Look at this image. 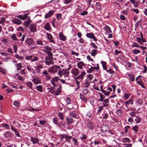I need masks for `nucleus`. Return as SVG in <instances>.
Masks as SVG:
<instances>
[{
  "instance_id": "dca6fc26",
  "label": "nucleus",
  "mask_w": 147,
  "mask_h": 147,
  "mask_svg": "<svg viewBox=\"0 0 147 147\" xmlns=\"http://www.w3.org/2000/svg\"><path fill=\"white\" fill-rule=\"evenodd\" d=\"M66 120L67 123L69 124H71L74 122L73 119L71 117H67Z\"/></svg>"
},
{
  "instance_id": "680f3d73",
  "label": "nucleus",
  "mask_w": 147,
  "mask_h": 147,
  "mask_svg": "<svg viewBox=\"0 0 147 147\" xmlns=\"http://www.w3.org/2000/svg\"><path fill=\"white\" fill-rule=\"evenodd\" d=\"M37 44L39 45H43V42L40 40H38L36 41Z\"/></svg>"
},
{
  "instance_id": "f8f14e48",
  "label": "nucleus",
  "mask_w": 147,
  "mask_h": 147,
  "mask_svg": "<svg viewBox=\"0 0 147 147\" xmlns=\"http://www.w3.org/2000/svg\"><path fill=\"white\" fill-rule=\"evenodd\" d=\"M30 140L34 144L37 143L39 141L38 138L34 137H32Z\"/></svg>"
},
{
  "instance_id": "a18cd8bd",
  "label": "nucleus",
  "mask_w": 147,
  "mask_h": 147,
  "mask_svg": "<svg viewBox=\"0 0 147 147\" xmlns=\"http://www.w3.org/2000/svg\"><path fill=\"white\" fill-rule=\"evenodd\" d=\"M2 41L4 44H5L8 43V40L6 39L3 38L2 40Z\"/></svg>"
},
{
  "instance_id": "423d86ee",
  "label": "nucleus",
  "mask_w": 147,
  "mask_h": 147,
  "mask_svg": "<svg viewBox=\"0 0 147 147\" xmlns=\"http://www.w3.org/2000/svg\"><path fill=\"white\" fill-rule=\"evenodd\" d=\"M87 126L88 129H93L94 127V124L91 122L88 123H87Z\"/></svg>"
},
{
  "instance_id": "bf43d9fd",
  "label": "nucleus",
  "mask_w": 147,
  "mask_h": 147,
  "mask_svg": "<svg viewBox=\"0 0 147 147\" xmlns=\"http://www.w3.org/2000/svg\"><path fill=\"white\" fill-rule=\"evenodd\" d=\"M134 44H132L131 45V47H139V46L135 42H133Z\"/></svg>"
},
{
  "instance_id": "c85d7f7f",
  "label": "nucleus",
  "mask_w": 147,
  "mask_h": 147,
  "mask_svg": "<svg viewBox=\"0 0 147 147\" xmlns=\"http://www.w3.org/2000/svg\"><path fill=\"white\" fill-rule=\"evenodd\" d=\"M131 141L130 139L128 138H123V142L124 143L127 142H130Z\"/></svg>"
},
{
  "instance_id": "c03bdc74",
  "label": "nucleus",
  "mask_w": 147,
  "mask_h": 147,
  "mask_svg": "<svg viewBox=\"0 0 147 147\" xmlns=\"http://www.w3.org/2000/svg\"><path fill=\"white\" fill-rule=\"evenodd\" d=\"M87 37H95V36L92 33H87L86 34Z\"/></svg>"
},
{
  "instance_id": "bb28decb",
  "label": "nucleus",
  "mask_w": 147,
  "mask_h": 147,
  "mask_svg": "<svg viewBox=\"0 0 147 147\" xmlns=\"http://www.w3.org/2000/svg\"><path fill=\"white\" fill-rule=\"evenodd\" d=\"M17 67V70L19 71L20 70L21 68L23 67V66L22 65V63H19L18 64H17L16 65Z\"/></svg>"
},
{
  "instance_id": "6e6d98bb",
  "label": "nucleus",
  "mask_w": 147,
  "mask_h": 147,
  "mask_svg": "<svg viewBox=\"0 0 147 147\" xmlns=\"http://www.w3.org/2000/svg\"><path fill=\"white\" fill-rule=\"evenodd\" d=\"M63 72L62 71L59 70L58 71V74L60 77H61L62 75L63 74Z\"/></svg>"
},
{
  "instance_id": "393cba45",
  "label": "nucleus",
  "mask_w": 147,
  "mask_h": 147,
  "mask_svg": "<svg viewBox=\"0 0 147 147\" xmlns=\"http://www.w3.org/2000/svg\"><path fill=\"white\" fill-rule=\"evenodd\" d=\"M80 99L84 101L85 102H87V99L83 95H82L81 94H80Z\"/></svg>"
},
{
  "instance_id": "864d4df0",
  "label": "nucleus",
  "mask_w": 147,
  "mask_h": 147,
  "mask_svg": "<svg viewBox=\"0 0 147 147\" xmlns=\"http://www.w3.org/2000/svg\"><path fill=\"white\" fill-rule=\"evenodd\" d=\"M13 104L15 106L18 107L20 105V102H19L15 101L13 102Z\"/></svg>"
},
{
  "instance_id": "69168bd1",
  "label": "nucleus",
  "mask_w": 147,
  "mask_h": 147,
  "mask_svg": "<svg viewBox=\"0 0 147 147\" xmlns=\"http://www.w3.org/2000/svg\"><path fill=\"white\" fill-rule=\"evenodd\" d=\"M50 41L53 42V44L55 43V41L53 39V37H47Z\"/></svg>"
},
{
  "instance_id": "7ed1b4c3",
  "label": "nucleus",
  "mask_w": 147,
  "mask_h": 147,
  "mask_svg": "<svg viewBox=\"0 0 147 147\" xmlns=\"http://www.w3.org/2000/svg\"><path fill=\"white\" fill-rule=\"evenodd\" d=\"M137 39L138 42L142 45V43L146 42V40L144 37H137Z\"/></svg>"
},
{
  "instance_id": "9b49d317",
  "label": "nucleus",
  "mask_w": 147,
  "mask_h": 147,
  "mask_svg": "<svg viewBox=\"0 0 147 147\" xmlns=\"http://www.w3.org/2000/svg\"><path fill=\"white\" fill-rule=\"evenodd\" d=\"M44 29L46 30L49 31L51 30L50 24L49 23L45 24L44 26Z\"/></svg>"
},
{
  "instance_id": "ddd939ff",
  "label": "nucleus",
  "mask_w": 147,
  "mask_h": 147,
  "mask_svg": "<svg viewBox=\"0 0 147 147\" xmlns=\"http://www.w3.org/2000/svg\"><path fill=\"white\" fill-rule=\"evenodd\" d=\"M59 119L57 117H55L53 119V121L54 123L56 125H57L60 127H61V126L60 123H59Z\"/></svg>"
},
{
  "instance_id": "412c9836",
  "label": "nucleus",
  "mask_w": 147,
  "mask_h": 147,
  "mask_svg": "<svg viewBox=\"0 0 147 147\" xmlns=\"http://www.w3.org/2000/svg\"><path fill=\"white\" fill-rule=\"evenodd\" d=\"M101 63L102 65V67L103 69L104 70H107V67L106 65L107 63L106 62L102 61L101 62Z\"/></svg>"
},
{
  "instance_id": "4d7b16f0",
  "label": "nucleus",
  "mask_w": 147,
  "mask_h": 147,
  "mask_svg": "<svg viewBox=\"0 0 147 147\" xmlns=\"http://www.w3.org/2000/svg\"><path fill=\"white\" fill-rule=\"evenodd\" d=\"M66 101L67 102L66 103L67 105H68L70 103V99L69 97H67L66 98Z\"/></svg>"
},
{
  "instance_id": "a211bd4d",
  "label": "nucleus",
  "mask_w": 147,
  "mask_h": 147,
  "mask_svg": "<svg viewBox=\"0 0 147 147\" xmlns=\"http://www.w3.org/2000/svg\"><path fill=\"white\" fill-rule=\"evenodd\" d=\"M32 81L35 84H37L41 83L40 80L38 79H34L32 80Z\"/></svg>"
},
{
  "instance_id": "b1692460",
  "label": "nucleus",
  "mask_w": 147,
  "mask_h": 147,
  "mask_svg": "<svg viewBox=\"0 0 147 147\" xmlns=\"http://www.w3.org/2000/svg\"><path fill=\"white\" fill-rule=\"evenodd\" d=\"M98 50L96 49H94L92 50L91 52V55L94 57H95L96 54Z\"/></svg>"
},
{
  "instance_id": "0e129e2a",
  "label": "nucleus",
  "mask_w": 147,
  "mask_h": 147,
  "mask_svg": "<svg viewBox=\"0 0 147 147\" xmlns=\"http://www.w3.org/2000/svg\"><path fill=\"white\" fill-rule=\"evenodd\" d=\"M47 54L49 56L51 57H52L53 56V54L51 52L49 51H47Z\"/></svg>"
},
{
  "instance_id": "13d9d810",
  "label": "nucleus",
  "mask_w": 147,
  "mask_h": 147,
  "mask_svg": "<svg viewBox=\"0 0 147 147\" xmlns=\"http://www.w3.org/2000/svg\"><path fill=\"white\" fill-rule=\"evenodd\" d=\"M59 80H60L59 77L58 76H55V77L53 78L51 80H53V81H57Z\"/></svg>"
},
{
  "instance_id": "2eb2a0df",
  "label": "nucleus",
  "mask_w": 147,
  "mask_h": 147,
  "mask_svg": "<svg viewBox=\"0 0 147 147\" xmlns=\"http://www.w3.org/2000/svg\"><path fill=\"white\" fill-rule=\"evenodd\" d=\"M13 22L15 24L18 25L21 24L22 22L21 20L16 18L13 20Z\"/></svg>"
},
{
  "instance_id": "2f4dec72",
  "label": "nucleus",
  "mask_w": 147,
  "mask_h": 147,
  "mask_svg": "<svg viewBox=\"0 0 147 147\" xmlns=\"http://www.w3.org/2000/svg\"><path fill=\"white\" fill-rule=\"evenodd\" d=\"M90 91L87 88H85L84 89L83 91V92L84 94L85 95H86Z\"/></svg>"
},
{
  "instance_id": "a19ab883",
  "label": "nucleus",
  "mask_w": 147,
  "mask_h": 147,
  "mask_svg": "<svg viewBox=\"0 0 147 147\" xmlns=\"http://www.w3.org/2000/svg\"><path fill=\"white\" fill-rule=\"evenodd\" d=\"M26 84L27 86L30 88H32V84L31 82H27L26 83Z\"/></svg>"
},
{
  "instance_id": "37998d69",
  "label": "nucleus",
  "mask_w": 147,
  "mask_h": 147,
  "mask_svg": "<svg viewBox=\"0 0 147 147\" xmlns=\"http://www.w3.org/2000/svg\"><path fill=\"white\" fill-rule=\"evenodd\" d=\"M107 133H109L111 135H114L115 134V133L113 131L110 129L108 130Z\"/></svg>"
},
{
  "instance_id": "7c9ffc66",
  "label": "nucleus",
  "mask_w": 147,
  "mask_h": 147,
  "mask_svg": "<svg viewBox=\"0 0 147 147\" xmlns=\"http://www.w3.org/2000/svg\"><path fill=\"white\" fill-rule=\"evenodd\" d=\"M130 129H131V128L129 125H127L125 127V132L126 134H127L128 131V130Z\"/></svg>"
},
{
  "instance_id": "5fc2aeb1",
  "label": "nucleus",
  "mask_w": 147,
  "mask_h": 147,
  "mask_svg": "<svg viewBox=\"0 0 147 147\" xmlns=\"http://www.w3.org/2000/svg\"><path fill=\"white\" fill-rule=\"evenodd\" d=\"M103 109V106H100L99 107V108L97 110V113H100L101 111Z\"/></svg>"
},
{
  "instance_id": "e433bc0d",
  "label": "nucleus",
  "mask_w": 147,
  "mask_h": 147,
  "mask_svg": "<svg viewBox=\"0 0 147 147\" xmlns=\"http://www.w3.org/2000/svg\"><path fill=\"white\" fill-rule=\"evenodd\" d=\"M94 68V67H91L90 69L87 70V72L88 73H91L92 71L95 69Z\"/></svg>"
},
{
  "instance_id": "8fccbe9b",
  "label": "nucleus",
  "mask_w": 147,
  "mask_h": 147,
  "mask_svg": "<svg viewBox=\"0 0 147 147\" xmlns=\"http://www.w3.org/2000/svg\"><path fill=\"white\" fill-rule=\"evenodd\" d=\"M141 120V119L140 118H138L137 117H136V118L135 119V121L136 123H138L140 122Z\"/></svg>"
},
{
  "instance_id": "3c124183",
  "label": "nucleus",
  "mask_w": 147,
  "mask_h": 147,
  "mask_svg": "<svg viewBox=\"0 0 147 147\" xmlns=\"http://www.w3.org/2000/svg\"><path fill=\"white\" fill-rule=\"evenodd\" d=\"M130 96V94H129L125 93L124 95V97L127 100L128 98Z\"/></svg>"
},
{
  "instance_id": "79ce46f5",
  "label": "nucleus",
  "mask_w": 147,
  "mask_h": 147,
  "mask_svg": "<svg viewBox=\"0 0 147 147\" xmlns=\"http://www.w3.org/2000/svg\"><path fill=\"white\" fill-rule=\"evenodd\" d=\"M61 16L62 15L60 13L57 14L56 16L57 19L58 21L60 20L61 19Z\"/></svg>"
},
{
  "instance_id": "49530a36",
  "label": "nucleus",
  "mask_w": 147,
  "mask_h": 147,
  "mask_svg": "<svg viewBox=\"0 0 147 147\" xmlns=\"http://www.w3.org/2000/svg\"><path fill=\"white\" fill-rule=\"evenodd\" d=\"M73 140V142L74 144L76 145H78V142H77V139H76L75 138H72Z\"/></svg>"
},
{
  "instance_id": "e2e57ef3",
  "label": "nucleus",
  "mask_w": 147,
  "mask_h": 147,
  "mask_svg": "<svg viewBox=\"0 0 147 147\" xmlns=\"http://www.w3.org/2000/svg\"><path fill=\"white\" fill-rule=\"evenodd\" d=\"M106 71L107 72H109L110 74H113V75H114V71L111 70V69H110L109 70H106Z\"/></svg>"
},
{
  "instance_id": "58836bf2",
  "label": "nucleus",
  "mask_w": 147,
  "mask_h": 147,
  "mask_svg": "<svg viewBox=\"0 0 147 147\" xmlns=\"http://www.w3.org/2000/svg\"><path fill=\"white\" fill-rule=\"evenodd\" d=\"M138 127L137 125L134 126L133 128V130L136 133L138 131Z\"/></svg>"
},
{
  "instance_id": "ea45409f",
  "label": "nucleus",
  "mask_w": 147,
  "mask_h": 147,
  "mask_svg": "<svg viewBox=\"0 0 147 147\" xmlns=\"http://www.w3.org/2000/svg\"><path fill=\"white\" fill-rule=\"evenodd\" d=\"M100 3L99 2H97L96 4V7L98 9H101V7L100 6Z\"/></svg>"
},
{
  "instance_id": "6ab92c4d",
  "label": "nucleus",
  "mask_w": 147,
  "mask_h": 147,
  "mask_svg": "<svg viewBox=\"0 0 147 147\" xmlns=\"http://www.w3.org/2000/svg\"><path fill=\"white\" fill-rule=\"evenodd\" d=\"M26 42L28 45L32 44L34 42L33 40L31 38H28L26 40Z\"/></svg>"
},
{
  "instance_id": "4468645a",
  "label": "nucleus",
  "mask_w": 147,
  "mask_h": 147,
  "mask_svg": "<svg viewBox=\"0 0 147 147\" xmlns=\"http://www.w3.org/2000/svg\"><path fill=\"white\" fill-rule=\"evenodd\" d=\"M85 65L84 64L83 61H81L77 63V65L78 68L80 69H82L83 68L82 66Z\"/></svg>"
},
{
  "instance_id": "6e6552de",
  "label": "nucleus",
  "mask_w": 147,
  "mask_h": 147,
  "mask_svg": "<svg viewBox=\"0 0 147 147\" xmlns=\"http://www.w3.org/2000/svg\"><path fill=\"white\" fill-rule=\"evenodd\" d=\"M79 72V70L77 68H74L72 70V73L75 76H77Z\"/></svg>"
},
{
  "instance_id": "f257e3e1",
  "label": "nucleus",
  "mask_w": 147,
  "mask_h": 147,
  "mask_svg": "<svg viewBox=\"0 0 147 147\" xmlns=\"http://www.w3.org/2000/svg\"><path fill=\"white\" fill-rule=\"evenodd\" d=\"M61 138L63 139V141H66L70 142V140L72 138V136H67L66 135H60Z\"/></svg>"
},
{
  "instance_id": "5701e85b",
  "label": "nucleus",
  "mask_w": 147,
  "mask_h": 147,
  "mask_svg": "<svg viewBox=\"0 0 147 147\" xmlns=\"http://www.w3.org/2000/svg\"><path fill=\"white\" fill-rule=\"evenodd\" d=\"M55 88L54 87H51L50 88H48V89L49 90V93H51L52 94H53V93L54 92Z\"/></svg>"
},
{
  "instance_id": "aec40b11",
  "label": "nucleus",
  "mask_w": 147,
  "mask_h": 147,
  "mask_svg": "<svg viewBox=\"0 0 147 147\" xmlns=\"http://www.w3.org/2000/svg\"><path fill=\"white\" fill-rule=\"evenodd\" d=\"M133 101L131 99L130 100H129L127 101H126L125 102V106L127 107L128 106L129 104H130L132 105L133 104Z\"/></svg>"
},
{
  "instance_id": "f704fd0d",
  "label": "nucleus",
  "mask_w": 147,
  "mask_h": 147,
  "mask_svg": "<svg viewBox=\"0 0 147 147\" xmlns=\"http://www.w3.org/2000/svg\"><path fill=\"white\" fill-rule=\"evenodd\" d=\"M132 52L133 53L135 54H137L140 53L141 51L138 50H133Z\"/></svg>"
},
{
  "instance_id": "9d476101",
  "label": "nucleus",
  "mask_w": 147,
  "mask_h": 147,
  "mask_svg": "<svg viewBox=\"0 0 147 147\" xmlns=\"http://www.w3.org/2000/svg\"><path fill=\"white\" fill-rule=\"evenodd\" d=\"M57 71L55 66L51 67V68L49 70V71L52 73H55Z\"/></svg>"
},
{
  "instance_id": "473e14b6",
  "label": "nucleus",
  "mask_w": 147,
  "mask_h": 147,
  "mask_svg": "<svg viewBox=\"0 0 147 147\" xmlns=\"http://www.w3.org/2000/svg\"><path fill=\"white\" fill-rule=\"evenodd\" d=\"M69 73V71H68L67 70H65L64 71L63 74L65 75V77H68Z\"/></svg>"
},
{
  "instance_id": "f03ea898",
  "label": "nucleus",
  "mask_w": 147,
  "mask_h": 147,
  "mask_svg": "<svg viewBox=\"0 0 147 147\" xmlns=\"http://www.w3.org/2000/svg\"><path fill=\"white\" fill-rule=\"evenodd\" d=\"M105 30L107 32L109 33V36L108 37H112V34H110L109 33H111V30L110 28L108 26H106L104 28Z\"/></svg>"
},
{
  "instance_id": "4be33fe9",
  "label": "nucleus",
  "mask_w": 147,
  "mask_h": 147,
  "mask_svg": "<svg viewBox=\"0 0 147 147\" xmlns=\"http://www.w3.org/2000/svg\"><path fill=\"white\" fill-rule=\"evenodd\" d=\"M31 20L30 19L26 21H24V24L26 26L28 27L29 24H30Z\"/></svg>"
},
{
  "instance_id": "4c0bfd02",
  "label": "nucleus",
  "mask_w": 147,
  "mask_h": 147,
  "mask_svg": "<svg viewBox=\"0 0 147 147\" xmlns=\"http://www.w3.org/2000/svg\"><path fill=\"white\" fill-rule=\"evenodd\" d=\"M102 92L106 96L108 95L111 93L110 92L107 91L106 92V90H102Z\"/></svg>"
},
{
  "instance_id": "72a5a7b5",
  "label": "nucleus",
  "mask_w": 147,
  "mask_h": 147,
  "mask_svg": "<svg viewBox=\"0 0 147 147\" xmlns=\"http://www.w3.org/2000/svg\"><path fill=\"white\" fill-rule=\"evenodd\" d=\"M2 127L7 129H10L9 125L7 124H3L2 125Z\"/></svg>"
},
{
  "instance_id": "0eeeda50",
  "label": "nucleus",
  "mask_w": 147,
  "mask_h": 147,
  "mask_svg": "<svg viewBox=\"0 0 147 147\" xmlns=\"http://www.w3.org/2000/svg\"><path fill=\"white\" fill-rule=\"evenodd\" d=\"M17 17L20 19L24 20L27 18L28 17V16L27 14L25 13L23 16L22 15H19Z\"/></svg>"
},
{
  "instance_id": "052dcab7",
  "label": "nucleus",
  "mask_w": 147,
  "mask_h": 147,
  "mask_svg": "<svg viewBox=\"0 0 147 147\" xmlns=\"http://www.w3.org/2000/svg\"><path fill=\"white\" fill-rule=\"evenodd\" d=\"M80 138L82 139H86L87 138V136L85 134H83L81 135Z\"/></svg>"
},
{
  "instance_id": "09e8293b",
  "label": "nucleus",
  "mask_w": 147,
  "mask_h": 147,
  "mask_svg": "<svg viewBox=\"0 0 147 147\" xmlns=\"http://www.w3.org/2000/svg\"><path fill=\"white\" fill-rule=\"evenodd\" d=\"M117 115L119 116H121L122 115L121 111L120 109H118L117 112Z\"/></svg>"
},
{
  "instance_id": "c9c22d12",
  "label": "nucleus",
  "mask_w": 147,
  "mask_h": 147,
  "mask_svg": "<svg viewBox=\"0 0 147 147\" xmlns=\"http://www.w3.org/2000/svg\"><path fill=\"white\" fill-rule=\"evenodd\" d=\"M137 103L139 106H141L143 103V101L142 100L139 99L138 100Z\"/></svg>"
},
{
  "instance_id": "20e7f679",
  "label": "nucleus",
  "mask_w": 147,
  "mask_h": 147,
  "mask_svg": "<svg viewBox=\"0 0 147 147\" xmlns=\"http://www.w3.org/2000/svg\"><path fill=\"white\" fill-rule=\"evenodd\" d=\"M55 13V11L52 10L50 11L49 12L47 13H46L45 16V18H50L52 16L53 14Z\"/></svg>"
},
{
  "instance_id": "774afa93",
  "label": "nucleus",
  "mask_w": 147,
  "mask_h": 147,
  "mask_svg": "<svg viewBox=\"0 0 147 147\" xmlns=\"http://www.w3.org/2000/svg\"><path fill=\"white\" fill-rule=\"evenodd\" d=\"M38 59V58L37 57L34 55H33L32 61H37Z\"/></svg>"
},
{
  "instance_id": "39448f33",
  "label": "nucleus",
  "mask_w": 147,
  "mask_h": 147,
  "mask_svg": "<svg viewBox=\"0 0 147 147\" xmlns=\"http://www.w3.org/2000/svg\"><path fill=\"white\" fill-rule=\"evenodd\" d=\"M30 30L32 32H35L36 31L37 28L34 24H32L30 25Z\"/></svg>"
},
{
  "instance_id": "f3484780",
  "label": "nucleus",
  "mask_w": 147,
  "mask_h": 147,
  "mask_svg": "<svg viewBox=\"0 0 147 147\" xmlns=\"http://www.w3.org/2000/svg\"><path fill=\"white\" fill-rule=\"evenodd\" d=\"M61 91V88H57L56 91L55 90L54 92L53 93V94H54L56 96L60 94Z\"/></svg>"
},
{
  "instance_id": "c756f323",
  "label": "nucleus",
  "mask_w": 147,
  "mask_h": 147,
  "mask_svg": "<svg viewBox=\"0 0 147 147\" xmlns=\"http://www.w3.org/2000/svg\"><path fill=\"white\" fill-rule=\"evenodd\" d=\"M58 116L59 117L60 119L62 120H63L64 119L62 113L61 112H59L57 114Z\"/></svg>"
},
{
  "instance_id": "1a4fd4ad",
  "label": "nucleus",
  "mask_w": 147,
  "mask_h": 147,
  "mask_svg": "<svg viewBox=\"0 0 147 147\" xmlns=\"http://www.w3.org/2000/svg\"><path fill=\"white\" fill-rule=\"evenodd\" d=\"M108 129L109 127L107 125L104 124L102 125L101 131L107 132Z\"/></svg>"
},
{
  "instance_id": "de8ad7c7",
  "label": "nucleus",
  "mask_w": 147,
  "mask_h": 147,
  "mask_svg": "<svg viewBox=\"0 0 147 147\" xmlns=\"http://www.w3.org/2000/svg\"><path fill=\"white\" fill-rule=\"evenodd\" d=\"M44 48L46 50H47V51H51L52 50V49L51 47H49L48 46H46L44 47Z\"/></svg>"
},
{
  "instance_id": "603ef678",
  "label": "nucleus",
  "mask_w": 147,
  "mask_h": 147,
  "mask_svg": "<svg viewBox=\"0 0 147 147\" xmlns=\"http://www.w3.org/2000/svg\"><path fill=\"white\" fill-rule=\"evenodd\" d=\"M33 56V55H32L30 56H26L25 59L27 60H31L32 61Z\"/></svg>"
},
{
  "instance_id": "338daca9",
  "label": "nucleus",
  "mask_w": 147,
  "mask_h": 147,
  "mask_svg": "<svg viewBox=\"0 0 147 147\" xmlns=\"http://www.w3.org/2000/svg\"><path fill=\"white\" fill-rule=\"evenodd\" d=\"M78 41L80 43H83L84 42V39L80 37L79 39L78 40Z\"/></svg>"
},
{
  "instance_id": "a878e982",
  "label": "nucleus",
  "mask_w": 147,
  "mask_h": 147,
  "mask_svg": "<svg viewBox=\"0 0 147 147\" xmlns=\"http://www.w3.org/2000/svg\"><path fill=\"white\" fill-rule=\"evenodd\" d=\"M36 90L40 92H42V86L39 85L36 86Z\"/></svg>"
},
{
  "instance_id": "cd10ccee",
  "label": "nucleus",
  "mask_w": 147,
  "mask_h": 147,
  "mask_svg": "<svg viewBox=\"0 0 147 147\" xmlns=\"http://www.w3.org/2000/svg\"><path fill=\"white\" fill-rule=\"evenodd\" d=\"M128 76L129 77L131 80V81H134V77L133 74H130L128 75Z\"/></svg>"
}]
</instances>
